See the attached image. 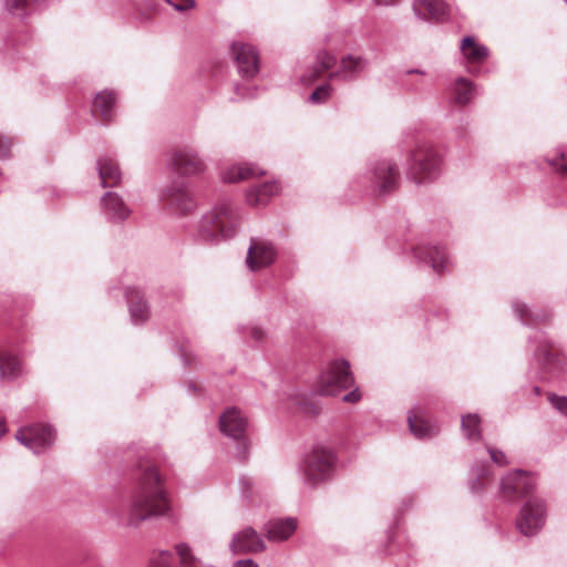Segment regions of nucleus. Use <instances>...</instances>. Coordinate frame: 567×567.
Returning a JSON list of instances; mask_svg holds the SVG:
<instances>
[{"label":"nucleus","instance_id":"obj_1","mask_svg":"<svg viewBox=\"0 0 567 567\" xmlns=\"http://www.w3.org/2000/svg\"><path fill=\"white\" fill-rule=\"evenodd\" d=\"M135 478L136 486L125 518V524L134 527L148 518L167 515L171 509L163 477L150 460L140 458ZM107 514L122 519V514L114 507L107 508Z\"/></svg>","mask_w":567,"mask_h":567},{"label":"nucleus","instance_id":"obj_2","mask_svg":"<svg viewBox=\"0 0 567 567\" xmlns=\"http://www.w3.org/2000/svg\"><path fill=\"white\" fill-rule=\"evenodd\" d=\"M238 227L237 208L229 200H223L202 216L197 233L203 241L216 244L223 239L233 238Z\"/></svg>","mask_w":567,"mask_h":567},{"label":"nucleus","instance_id":"obj_3","mask_svg":"<svg viewBox=\"0 0 567 567\" xmlns=\"http://www.w3.org/2000/svg\"><path fill=\"white\" fill-rule=\"evenodd\" d=\"M336 464L337 455L333 450L317 444L303 455L298 473L306 486L315 488L332 477Z\"/></svg>","mask_w":567,"mask_h":567},{"label":"nucleus","instance_id":"obj_4","mask_svg":"<svg viewBox=\"0 0 567 567\" xmlns=\"http://www.w3.org/2000/svg\"><path fill=\"white\" fill-rule=\"evenodd\" d=\"M441 172L437 152L425 143H419L411 152L408 175L417 184L435 179Z\"/></svg>","mask_w":567,"mask_h":567},{"label":"nucleus","instance_id":"obj_5","mask_svg":"<svg viewBox=\"0 0 567 567\" xmlns=\"http://www.w3.org/2000/svg\"><path fill=\"white\" fill-rule=\"evenodd\" d=\"M369 188L378 196H384L399 186L400 174L398 166L390 159H380L370 164L367 172Z\"/></svg>","mask_w":567,"mask_h":567},{"label":"nucleus","instance_id":"obj_6","mask_svg":"<svg viewBox=\"0 0 567 567\" xmlns=\"http://www.w3.org/2000/svg\"><path fill=\"white\" fill-rule=\"evenodd\" d=\"M350 364L344 359L334 360L322 372L318 392L320 395H338L341 391L353 385Z\"/></svg>","mask_w":567,"mask_h":567},{"label":"nucleus","instance_id":"obj_7","mask_svg":"<svg viewBox=\"0 0 567 567\" xmlns=\"http://www.w3.org/2000/svg\"><path fill=\"white\" fill-rule=\"evenodd\" d=\"M166 166L181 176H194L205 171V163L198 152L189 145L174 146L166 158Z\"/></svg>","mask_w":567,"mask_h":567},{"label":"nucleus","instance_id":"obj_8","mask_svg":"<svg viewBox=\"0 0 567 567\" xmlns=\"http://www.w3.org/2000/svg\"><path fill=\"white\" fill-rule=\"evenodd\" d=\"M159 202L166 210L179 216L189 214L196 207V202L186 183L178 179L172 181L162 188Z\"/></svg>","mask_w":567,"mask_h":567},{"label":"nucleus","instance_id":"obj_9","mask_svg":"<svg viewBox=\"0 0 567 567\" xmlns=\"http://www.w3.org/2000/svg\"><path fill=\"white\" fill-rule=\"evenodd\" d=\"M529 343L534 346V360L544 373H557L564 370V360L554 352L555 344L544 331H536L529 337Z\"/></svg>","mask_w":567,"mask_h":567},{"label":"nucleus","instance_id":"obj_10","mask_svg":"<svg viewBox=\"0 0 567 567\" xmlns=\"http://www.w3.org/2000/svg\"><path fill=\"white\" fill-rule=\"evenodd\" d=\"M546 516L545 502L536 497L529 498L516 518V527L524 536H534L544 527Z\"/></svg>","mask_w":567,"mask_h":567},{"label":"nucleus","instance_id":"obj_11","mask_svg":"<svg viewBox=\"0 0 567 567\" xmlns=\"http://www.w3.org/2000/svg\"><path fill=\"white\" fill-rule=\"evenodd\" d=\"M536 486V477L528 472L515 470L501 481V493L506 501H516L529 494Z\"/></svg>","mask_w":567,"mask_h":567},{"label":"nucleus","instance_id":"obj_12","mask_svg":"<svg viewBox=\"0 0 567 567\" xmlns=\"http://www.w3.org/2000/svg\"><path fill=\"white\" fill-rule=\"evenodd\" d=\"M220 431L237 441H240L241 450L240 457L245 460L247 457L248 445L245 439V432L247 427V420L236 408H228L219 416Z\"/></svg>","mask_w":567,"mask_h":567},{"label":"nucleus","instance_id":"obj_13","mask_svg":"<svg viewBox=\"0 0 567 567\" xmlns=\"http://www.w3.org/2000/svg\"><path fill=\"white\" fill-rule=\"evenodd\" d=\"M277 258L275 245L262 238H251L247 250L246 265L251 271L271 266Z\"/></svg>","mask_w":567,"mask_h":567},{"label":"nucleus","instance_id":"obj_14","mask_svg":"<svg viewBox=\"0 0 567 567\" xmlns=\"http://www.w3.org/2000/svg\"><path fill=\"white\" fill-rule=\"evenodd\" d=\"M234 60L244 79H252L259 72V54L250 44L233 43Z\"/></svg>","mask_w":567,"mask_h":567},{"label":"nucleus","instance_id":"obj_15","mask_svg":"<svg viewBox=\"0 0 567 567\" xmlns=\"http://www.w3.org/2000/svg\"><path fill=\"white\" fill-rule=\"evenodd\" d=\"M369 66V60L363 55L346 54L340 59L338 68L329 73L330 80L352 82Z\"/></svg>","mask_w":567,"mask_h":567},{"label":"nucleus","instance_id":"obj_16","mask_svg":"<svg viewBox=\"0 0 567 567\" xmlns=\"http://www.w3.org/2000/svg\"><path fill=\"white\" fill-rule=\"evenodd\" d=\"M229 549L234 555L255 554L264 551L266 544L252 527H246L233 535Z\"/></svg>","mask_w":567,"mask_h":567},{"label":"nucleus","instance_id":"obj_17","mask_svg":"<svg viewBox=\"0 0 567 567\" xmlns=\"http://www.w3.org/2000/svg\"><path fill=\"white\" fill-rule=\"evenodd\" d=\"M419 262L432 267L436 274H443L449 267V257L444 248L431 245H419L413 249Z\"/></svg>","mask_w":567,"mask_h":567},{"label":"nucleus","instance_id":"obj_18","mask_svg":"<svg viewBox=\"0 0 567 567\" xmlns=\"http://www.w3.org/2000/svg\"><path fill=\"white\" fill-rule=\"evenodd\" d=\"M102 213L109 221L122 223L131 214L130 207L116 192H106L101 198Z\"/></svg>","mask_w":567,"mask_h":567},{"label":"nucleus","instance_id":"obj_19","mask_svg":"<svg viewBox=\"0 0 567 567\" xmlns=\"http://www.w3.org/2000/svg\"><path fill=\"white\" fill-rule=\"evenodd\" d=\"M412 9L414 14L423 21L441 22L450 16V6L442 0L413 2Z\"/></svg>","mask_w":567,"mask_h":567},{"label":"nucleus","instance_id":"obj_20","mask_svg":"<svg viewBox=\"0 0 567 567\" xmlns=\"http://www.w3.org/2000/svg\"><path fill=\"white\" fill-rule=\"evenodd\" d=\"M298 522L293 517L269 520L265 524L266 537L270 542L288 539L297 529Z\"/></svg>","mask_w":567,"mask_h":567},{"label":"nucleus","instance_id":"obj_21","mask_svg":"<svg viewBox=\"0 0 567 567\" xmlns=\"http://www.w3.org/2000/svg\"><path fill=\"white\" fill-rule=\"evenodd\" d=\"M337 65V59L333 54L327 51H319L316 55L313 65L303 74L300 75V83L305 85L312 84L323 72L330 71Z\"/></svg>","mask_w":567,"mask_h":567},{"label":"nucleus","instance_id":"obj_22","mask_svg":"<svg viewBox=\"0 0 567 567\" xmlns=\"http://www.w3.org/2000/svg\"><path fill=\"white\" fill-rule=\"evenodd\" d=\"M96 168L103 187H114L121 183L122 173L113 157H99L96 161Z\"/></svg>","mask_w":567,"mask_h":567},{"label":"nucleus","instance_id":"obj_23","mask_svg":"<svg viewBox=\"0 0 567 567\" xmlns=\"http://www.w3.org/2000/svg\"><path fill=\"white\" fill-rule=\"evenodd\" d=\"M131 319L135 324L144 323L150 318V308L141 291L130 288L125 292Z\"/></svg>","mask_w":567,"mask_h":567},{"label":"nucleus","instance_id":"obj_24","mask_svg":"<svg viewBox=\"0 0 567 567\" xmlns=\"http://www.w3.org/2000/svg\"><path fill=\"white\" fill-rule=\"evenodd\" d=\"M115 102L116 96L113 91L104 90L96 93L92 104L93 115L104 123H110L114 116Z\"/></svg>","mask_w":567,"mask_h":567},{"label":"nucleus","instance_id":"obj_25","mask_svg":"<svg viewBox=\"0 0 567 567\" xmlns=\"http://www.w3.org/2000/svg\"><path fill=\"white\" fill-rule=\"evenodd\" d=\"M264 174L265 172L259 169L255 165L244 163L227 166L221 171L220 176L225 183H236Z\"/></svg>","mask_w":567,"mask_h":567},{"label":"nucleus","instance_id":"obj_26","mask_svg":"<svg viewBox=\"0 0 567 567\" xmlns=\"http://www.w3.org/2000/svg\"><path fill=\"white\" fill-rule=\"evenodd\" d=\"M279 190L280 186L277 182H265L250 187L246 193V199L251 206L264 205L272 196L277 195Z\"/></svg>","mask_w":567,"mask_h":567},{"label":"nucleus","instance_id":"obj_27","mask_svg":"<svg viewBox=\"0 0 567 567\" xmlns=\"http://www.w3.org/2000/svg\"><path fill=\"white\" fill-rule=\"evenodd\" d=\"M513 309L518 319L527 326L546 322L551 317L548 310H534L520 301H514Z\"/></svg>","mask_w":567,"mask_h":567},{"label":"nucleus","instance_id":"obj_28","mask_svg":"<svg viewBox=\"0 0 567 567\" xmlns=\"http://www.w3.org/2000/svg\"><path fill=\"white\" fill-rule=\"evenodd\" d=\"M461 51L464 58L471 63L483 62L488 56V49L478 44L474 37L467 35L461 42Z\"/></svg>","mask_w":567,"mask_h":567},{"label":"nucleus","instance_id":"obj_29","mask_svg":"<svg viewBox=\"0 0 567 567\" xmlns=\"http://www.w3.org/2000/svg\"><path fill=\"white\" fill-rule=\"evenodd\" d=\"M408 423L410 431L417 439H425L431 436L434 432L433 426L424 419L420 409L410 411L408 415Z\"/></svg>","mask_w":567,"mask_h":567},{"label":"nucleus","instance_id":"obj_30","mask_svg":"<svg viewBox=\"0 0 567 567\" xmlns=\"http://www.w3.org/2000/svg\"><path fill=\"white\" fill-rule=\"evenodd\" d=\"M22 374V363L16 355H0V380H14Z\"/></svg>","mask_w":567,"mask_h":567},{"label":"nucleus","instance_id":"obj_31","mask_svg":"<svg viewBox=\"0 0 567 567\" xmlns=\"http://www.w3.org/2000/svg\"><path fill=\"white\" fill-rule=\"evenodd\" d=\"M461 429L463 435L470 441H480L482 439L481 417L478 414L468 413L462 416Z\"/></svg>","mask_w":567,"mask_h":567},{"label":"nucleus","instance_id":"obj_32","mask_svg":"<svg viewBox=\"0 0 567 567\" xmlns=\"http://www.w3.org/2000/svg\"><path fill=\"white\" fill-rule=\"evenodd\" d=\"M475 94L474 84L465 78H458L453 86L454 102L458 105L467 104Z\"/></svg>","mask_w":567,"mask_h":567},{"label":"nucleus","instance_id":"obj_33","mask_svg":"<svg viewBox=\"0 0 567 567\" xmlns=\"http://www.w3.org/2000/svg\"><path fill=\"white\" fill-rule=\"evenodd\" d=\"M34 0H3L4 10L11 16L24 20L33 11Z\"/></svg>","mask_w":567,"mask_h":567},{"label":"nucleus","instance_id":"obj_34","mask_svg":"<svg viewBox=\"0 0 567 567\" xmlns=\"http://www.w3.org/2000/svg\"><path fill=\"white\" fill-rule=\"evenodd\" d=\"M56 439L55 429L48 423L38 422V453L50 447Z\"/></svg>","mask_w":567,"mask_h":567},{"label":"nucleus","instance_id":"obj_35","mask_svg":"<svg viewBox=\"0 0 567 567\" xmlns=\"http://www.w3.org/2000/svg\"><path fill=\"white\" fill-rule=\"evenodd\" d=\"M14 437L24 447L32 452L35 451V426L33 424L21 426Z\"/></svg>","mask_w":567,"mask_h":567},{"label":"nucleus","instance_id":"obj_36","mask_svg":"<svg viewBox=\"0 0 567 567\" xmlns=\"http://www.w3.org/2000/svg\"><path fill=\"white\" fill-rule=\"evenodd\" d=\"M470 473L486 482L493 476L492 467L486 461H475Z\"/></svg>","mask_w":567,"mask_h":567},{"label":"nucleus","instance_id":"obj_37","mask_svg":"<svg viewBox=\"0 0 567 567\" xmlns=\"http://www.w3.org/2000/svg\"><path fill=\"white\" fill-rule=\"evenodd\" d=\"M332 93V86L330 83L318 86L309 96V101L313 104H321L328 101Z\"/></svg>","mask_w":567,"mask_h":567},{"label":"nucleus","instance_id":"obj_38","mask_svg":"<svg viewBox=\"0 0 567 567\" xmlns=\"http://www.w3.org/2000/svg\"><path fill=\"white\" fill-rule=\"evenodd\" d=\"M547 399L551 406L564 416H567V396L547 393Z\"/></svg>","mask_w":567,"mask_h":567},{"label":"nucleus","instance_id":"obj_39","mask_svg":"<svg viewBox=\"0 0 567 567\" xmlns=\"http://www.w3.org/2000/svg\"><path fill=\"white\" fill-rule=\"evenodd\" d=\"M174 559L171 551H159L150 561V567H174L172 560Z\"/></svg>","mask_w":567,"mask_h":567},{"label":"nucleus","instance_id":"obj_40","mask_svg":"<svg viewBox=\"0 0 567 567\" xmlns=\"http://www.w3.org/2000/svg\"><path fill=\"white\" fill-rule=\"evenodd\" d=\"M239 492L244 499H250L252 495L254 482L248 476H240L239 481Z\"/></svg>","mask_w":567,"mask_h":567},{"label":"nucleus","instance_id":"obj_41","mask_svg":"<svg viewBox=\"0 0 567 567\" xmlns=\"http://www.w3.org/2000/svg\"><path fill=\"white\" fill-rule=\"evenodd\" d=\"M486 450L487 453L489 454L492 462L495 463L496 465L506 466L509 464V461L507 460V456L503 451L492 446H487Z\"/></svg>","mask_w":567,"mask_h":567},{"label":"nucleus","instance_id":"obj_42","mask_svg":"<svg viewBox=\"0 0 567 567\" xmlns=\"http://www.w3.org/2000/svg\"><path fill=\"white\" fill-rule=\"evenodd\" d=\"M548 163L559 173L567 172L566 153L563 151H559L556 157L548 159Z\"/></svg>","mask_w":567,"mask_h":567},{"label":"nucleus","instance_id":"obj_43","mask_svg":"<svg viewBox=\"0 0 567 567\" xmlns=\"http://www.w3.org/2000/svg\"><path fill=\"white\" fill-rule=\"evenodd\" d=\"M176 553L178 554L181 561L185 565L193 561V556L190 554V548L187 544L181 543L175 546Z\"/></svg>","mask_w":567,"mask_h":567},{"label":"nucleus","instance_id":"obj_44","mask_svg":"<svg viewBox=\"0 0 567 567\" xmlns=\"http://www.w3.org/2000/svg\"><path fill=\"white\" fill-rule=\"evenodd\" d=\"M178 12H185L195 7V0H165Z\"/></svg>","mask_w":567,"mask_h":567},{"label":"nucleus","instance_id":"obj_45","mask_svg":"<svg viewBox=\"0 0 567 567\" xmlns=\"http://www.w3.org/2000/svg\"><path fill=\"white\" fill-rule=\"evenodd\" d=\"M486 481L470 474L468 488L472 493H481L485 489Z\"/></svg>","mask_w":567,"mask_h":567},{"label":"nucleus","instance_id":"obj_46","mask_svg":"<svg viewBox=\"0 0 567 567\" xmlns=\"http://www.w3.org/2000/svg\"><path fill=\"white\" fill-rule=\"evenodd\" d=\"M11 141L8 136L0 134V159L10 157Z\"/></svg>","mask_w":567,"mask_h":567},{"label":"nucleus","instance_id":"obj_47","mask_svg":"<svg viewBox=\"0 0 567 567\" xmlns=\"http://www.w3.org/2000/svg\"><path fill=\"white\" fill-rule=\"evenodd\" d=\"M360 399H361V394L359 392V389H354V390L350 391L349 393L344 394L342 398V400L344 402H349V403H355Z\"/></svg>","mask_w":567,"mask_h":567},{"label":"nucleus","instance_id":"obj_48","mask_svg":"<svg viewBox=\"0 0 567 567\" xmlns=\"http://www.w3.org/2000/svg\"><path fill=\"white\" fill-rule=\"evenodd\" d=\"M249 334H250V338L256 342H261L262 339H264V331L257 327H250L249 328Z\"/></svg>","mask_w":567,"mask_h":567},{"label":"nucleus","instance_id":"obj_49","mask_svg":"<svg viewBox=\"0 0 567 567\" xmlns=\"http://www.w3.org/2000/svg\"><path fill=\"white\" fill-rule=\"evenodd\" d=\"M233 567H258V564H256L252 559H240L234 563Z\"/></svg>","mask_w":567,"mask_h":567},{"label":"nucleus","instance_id":"obj_50","mask_svg":"<svg viewBox=\"0 0 567 567\" xmlns=\"http://www.w3.org/2000/svg\"><path fill=\"white\" fill-rule=\"evenodd\" d=\"M236 93L238 94V96H240L241 99H251V97H255L256 94L251 93L250 90L249 91H245L244 92V89L240 87V86H236Z\"/></svg>","mask_w":567,"mask_h":567},{"label":"nucleus","instance_id":"obj_51","mask_svg":"<svg viewBox=\"0 0 567 567\" xmlns=\"http://www.w3.org/2000/svg\"><path fill=\"white\" fill-rule=\"evenodd\" d=\"M8 432L6 417L0 414V439Z\"/></svg>","mask_w":567,"mask_h":567},{"label":"nucleus","instance_id":"obj_52","mask_svg":"<svg viewBox=\"0 0 567 567\" xmlns=\"http://www.w3.org/2000/svg\"><path fill=\"white\" fill-rule=\"evenodd\" d=\"M377 6H394L399 0H373Z\"/></svg>","mask_w":567,"mask_h":567},{"label":"nucleus","instance_id":"obj_53","mask_svg":"<svg viewBox=\"0 0 567 567\" xmlns=\"http://www.w3.org/2000/svg\"><path fill=\"white\" fill-rule=\"evenodd\" d=\"M405 74L406 75L417 74V75L424 76V75H426V72L421 69H409V70H406Z\"/></svg>","mask_w":567,"mask_h":567},{"label":"nucleus","instance_id":"obj_54","mask_svg":"<svg viewBox=\"0 0 567 567\" xmlns=\"http://www.w3.org/2000/svg\"><path fill=\"white\" fill-rule=\"evenodd\" d=\"M182 357H183L184 361L186 362V364H190V362H189V360H188V357H187L186 352H183V353H182Z\"/></svg>","mask_w":567,"mask_h":567},{"label":"nucleus","instance_id":"obj_55","mask_svg":"<svg viewBox=\"0 0 567 567\" xmlns=\"http://www.w3.org/2000/svg\"><path fill=\"white\" fill-rule=\"evenodd\" d=\"M534 391H535V393H536V394H539V393H540V389H539L538 386H535V388H534Z\"/></svg>","mask_w":567,"mask_h":567},{"label":"nucleus","instance_id":"obj_56","mask_svg":"<svg viewBox=\"0 0 567 567\" xmlns=\"http://www.w3.org/2000/svg\"><path fill=\"white\" fill-rule=\"evenodd\" d=\"M409 90H416V85H414V84H410Z\"/></svg>","mask_w":567,"mask_h":567},{"label":"nucleus","instance_id":"obj_57","mask_svg":"<svg viewBox=\"0 0 567 567\" xmlns=\"http://www.w3.org/2000/svg\"><path fill=\"white\" fill-rule=\"evenodd\" d=\"M425 0H419V2H424ZM413 2H417V0H414Z\"/></svg>","mask_w":567,"mask_h":567},{"label":"nucleus","instance_id":"obj_58","mask_svg":"<svg viewBox=\"0 0 567 567\" xmlns=\"http://www.w3.org/2000/svg\"><path fill=\"white\" fill-rule=\"evenodd\" d=\"M40 6V0H38V7Z\"/></svg>","mask_w":567,"mask_h":567},{"label":"nucleus","instance_id":"obj_59","mask_svg":"<svg viewBox=\"0 0 567 567\" xmlns=\"http://www.w3.org/2000/svg\"><path fill=\"white\" fill-rule=\"evenodd\" d=\"M567 2V0H565Z\"/></svg>","mask_w":567,"mask_h":567}]
</instances>
